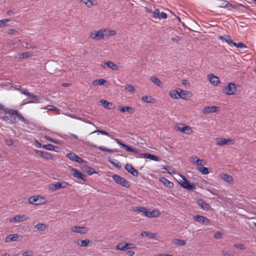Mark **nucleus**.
<instances>
[{
  "label": "nucleus",
  "mask_w": 256,
  "mask_h": 256,
  "mask_svg": "<svg viewBox=\"0 0 256 256\" xmlns=\"http://www.w3.org/2000/svg\"><path fill=\"white\" fill-rule=\"evenodd\" d=\"M114 140L119 146L125 149L128 152H133L136 154L138 153V151L136 149L122 143L119 139L115 138Z\"/></svg>",
  "instance_id": "13"
},
{
  "label": "nucleus",
  "mask_w": 256,
  "mask_h": 256,
  "mask_svg": "<svg viewBox=\"0 0 256 256\" xmlns=\"http://www.w3.org/2000/svg\"><path fill=\"white\" fill-rule=\"evenodd\" d=\"M220 8H229L232 7V8H235L236 6H232V4H229V2L226 0H220V4L218 6Z\"/></svg>",
  "instance_id": "33"
},
{
  "label": "nucleus",
  "mask_w": 256,
  "mask_h": 256,
  "mask_svg": "<svg viewBox=\"0 0 256 256\" xmlns=\"http://www.w3.org/2000/svg\"><path fill=\"white\" fill-rule=\"evenodd\" d=\"M35 228L38 230L43 231L46 228L47 226L44 224L39 223L35 226Z\"/></svg>",
  "instance_id": "42"
},
{
  "label": "nucleus",
  "mask_w": 256,
  "mask_h": 256,
  "mask_svg": "<svg viewBox=\"0 0 256 256\" xmlns=\"http://www.w3.org/2000/svg\"><path fill=\"white\" fill-rule=\"evenodd\" d=\"M193 219L202 225L210 226V221L208 218L200 215H196L193 216Z\"/></svg>",
  "instance_id": "8"
},
{
  "label": "nucleus",
  "mask_w": 256,
  "mask_h": 256,
  "mask_svg": "<svg viewBox=\"0 0 256 256\" xmlns=\"http://www.w3.org/2000/svg\"><path fill=\"white\" fill-rule=\"evenodd\" d=\"M142 100L144 102H147V103H152V102H154V98H152L150 96H143L142 98Z\"/></svg>",
  "instance_id": "39"
},
{
  "label": "nucleus",
  "mask_w": 256,
  "mask_h": 256,
  "mask_svg": "<svg viewBox=\"0 0 256 256\" xmlns=\"http://www.w3.org/2000/svg\"><path fill=\"white\" fill-rule=\"evenodd\" d=\"M28 202L33 205L44 204L48 202L45 196L42 195H37L30 196L28 198Z\"/></svg>",
  "instance_id": "1"
},
{
  "label": "nucleus",
  "mask_w": 256,
  "mask_h": 256,
  "mask_svg": "<svg viewBox=\"0 0 256 256\" xmlns=\"http://www.w3.org/2000/svg\"><path fill=\"white\" fill-rule=\"evenodd\" d=\"M112 178L117 184L120 185L124 187L129 188L130 186V182L125 178H122L118 175L114 174L112 176Z\"/></svg>",
  "instance_id": "4"
},
{
  "label": "nucleus",
  "mask_w": 256,
  "mask_h": 256,
  "mask_svg": "<svg viewBox=\"0 0 256 256\" xmlns=\"http://www.w3.org/2000/svg\"><path fill=\"white\" fill-rule=\"evenodd\" d=\"M126 250V249H132V248H134L135 246L133 244L131 243H126L124 244Z\"/></svg>",
  "instance_id": "55"
},
{
  "label": "nucleus",
  "mask_w": 256,
  "mask_h": 256,
  "mask_svg": "<svg viewBox=\"0 0 256 256\" xmlns=\"http://www.w3.org/2000/svg\"><path fill=\"white\" fill-rule=\"evenodd\" d=\"M4 112L10 114L12 116H16L20 120L24 122L26 124H28L29 122L28 120L25 118L17 110L13 109H6Z\"/></svg>",
  "instance_id": "5"
},
{
  "label": "nucleus",
  "mask_w": 256,
  "mask_h": 256,
  "mask_svg": "<svg viewBox=\"0 0 256 256\" xmlns=\"http://www.w3.org/2000/svg\"><path fill=\"white\" fill-rule=\"evenodd\" d=\"M220 178L227 182H231L233 180L232 177L231 176L226 174H221L220 176Z\"/></svg>",
  "instance_id": "31"
},
{
  "label": "nucleus",
  "mask_w": 256,
  "mask_h": 256,
  "mask_svg": "<svg viewBox=\"0 0 256 256\" xmlns=\"http://www.w3.org/2000/svg\"><path fill=\"white\" fill-rule=\"evenodd\" d=\"M150 80L158 87H162V84L161 81L156 76H152L150 78Z\"/></svg>",
  "instance_id": "32"
},
{
  "label": "nucleus",
  "mask_w": 256,
  "mask_h": 256,
  "mask_svg": "<svg viewBox=\"0 0 256 256\" xmlns=\"http://www.w3.org/2000/svg\"><path fill=\"white\" fill-rule=\"evenodd\" d=\"M10 21L8 19H3L0 20V28L4 27L8 25V22Z\"/></svg>",
  "instance_id": "53"
},
{
  "label": "nucleus",
  "mask_w": 256,
  "mask_h": 256,
  "mask_svg": "<svg viewBox=\"0 0 256 256\" xmlns=\"http://www.w3.org/2000/svg\"><path fill=\"white\" fill-rule=\"evenodd\" d=\"M181 126H178L177 127L178 130L186 134H190L193 133V130L191 127L184 124H181Z\"/></svg>",
  "instance_id": "11"
},
{
  "label": "nucleus",
  "mask_w": 256,
  "mask_h": 256,
  "mask_svg": "<svg viewBox=\"0 0 256 256\" xmlns=\"http://www.w3.org/2000/svg\"><path fill=\"white\" fill-rule=\"evenodd\" d=\"M108 160L114 166L118 168L122 167L121 164L118 160L109 159Z\"/></svg>",
  "instance_id": "43"
},
{
  "label": "nucleus",
  "mask_w": 256,
  "mask_h": 256,
  "mask_svg": "<svg viewBox=\"0 0 256 256\" xmlns=\"http://www.w3.org/2000/svg\"><path fill=\"white\" fill-rule=\"evenodd\" d=\"M100 102L104 108L110 110L114 108V104L110 102H108L107 100H100Z\"/></svg>",
  "instance_id": "30"
},
{
  "label": "nucleus",
  "mask_w": 256,
  "mask_h": 256,
  "mask_svg": "<svg viewBox=\"0 0 256 256\" xmlns=\"http://www.w3.org/2000/svg\"><path fill=\"white\" fill-rule=\"evenodd\" d=\"M147 158L150 159V160H152L156 162L160 161V159L155 155H153L148 153H143L140 154V156H136V158Z\"/></svg>",
  "instance_id": "18"
},
{
  "label": "nucleus",
  "mask_w": 256,
  "mask_h": 256,
  "mask_svg": "<svg viewBox=\"0 0 256 256\" xmlns=\"http://www.w3.org/2000/svg\"><path fill=\"white\" fill-rule=\"evenodd\" d=\"M94 133L100 134L110 136L109 134L104 130H95V131L91 132V134H94Z\"/></svg>",
  "instance_id": "54"
},
{
  "label": "nucleus",
  "mask_w": 256,
  "mask_h": 256,
  "mask_svg": "<svg viewBox=\"0 0 256 256\" xmlns=\"http://www.w3.org/2000/svg\"><path fill=\"white\" fill-rule=\"evenodd\" d=\"M160 180L166 186L169 188H172L174 187V184L166 178H161Z\"/></svg>",
  "instance_id": "27"
},
{
  "label": "nucleus",
  "mask_w": 256,
  "mask_h": 256,
  "mask_svg": "<svg viewBox=\"0 0 256 256\" xmlns=\"http://www.w3.org/2000/svg\"><path fill=\"white\" fill-rule=\"evenodd\" d=\"M124 88L128 92H134L135 91L134 88L131 84H126Z\"/></svg>",
  "instance_id": "47"
},
{
  "label": "nucleus",
  "mask_w": 256,
  "mask_h": 256,
  "mask_svg": "<svg viewBox=\"0 0 256 256\" xmlns=\"http://www.w3.org/2000/svg\"><path fill=\"white\" fill-rule=\"evenodd\" d=\"M44 110H58L57 108L54 107L53 106L49 105L46 106H45L43 108Z\"/></svg>",
  "instance_id": "59"
},
{
  "label": "nucleus",
  "mask_w": 256,
  "mask_h": 256,
  "mask_svg": "<svg viewBox=\"0 0 256 256\" xmlns=\"http://www.w3.org/2000/svg\"><path fill=\"white\" fill-rule=\"evenodd\" d=\"M68 185V183L66 182H57L54 184H50L48 188L52 191H55L62 188H66Z\"/></svg>",
  "instance_id": "7"
},
{
  "label": "nucleus",
  "mask_w": 256,
  "mask_h": 256,
  "mask_svg": "<svg viewBox=\"0 0 256 256\" xmlns=\"http://www.w3.org/2000/svg\"><path fill=\"white\" fill-rule=\"evenodd\" d=\"M222 236V234L220 232H218L216 233H215L214 235V237L215 238H220Z\"/></svg>",
  "instance_id": "62"
},
{
  "label": "nucleus",
  "mask_w": 256,
  "mask_h": 256,
  "mask_svg": "<svg viewBox=\"0 0 256 256\" xmlns=\"http://www.w3.org/2000/svg\"><path fill=\"white\" fill-rule=\"evenodd\" d=\"M118 110L122 112H128L130 114H132L134 112V108L132 107L126 106H119L118 108Z\"/></svg>",
  "instance_id": "26"
},
{
  "label": "nucleus",
  "mask_w": 256,
  "mask_h": 256,
  "mask_svg": "<svg viewBox=\"0 0 256 256\" xmlns=\"http://www.w3.org/2000/svg\"><path fill=\"white\" fill-rule=\"evenodd\" d=\"M104 32V36H114L116 34V32L114 30H110V28H102Z\"/></svg>",
  "instance_id": "25"
},
{
  "label": "nucleus",
  "mask_w": 256,
  "mask_h": 256,
  "mask_svg": "<svg viewBox=\"0 0 256 256\" xmlns=\"http://www.w3.org/2000/svg\"><path fill=\"white\" fill-rule=\"evenodd\" d=\"M90 242V240L88 239H86L84 240H82L78 239L76 241V244L78 246H80L82 247H86L88 246Z\"/></svg>",
  "instance_id": "28"
},
{
  "label": "nucleus",
  "mask_w": 256,
  "mask_h": 256,
  "mask_svg": "<svg viewBox=\"0 0 256 256\" xmlns=\"http://www.w3.org/2000/svg\"><path fill=\"white\" fill-rule=\"evenodd\" d=\"M92 84L94 86H108V82L104 79L96 80L92 81Z\"/></svg>",
  "instance_id": "24"
},
{
  "label": "nucleus",
  "mask_w": 256,
  "mask_h": 256,
  "mask_svg": "<svg viewBox=\"0 0 256 256\" xmlns=\"http://www.w3.org/2000/svg\"><path fill=\"white\" fill-rule=\"evenodd\" d=\"M156 18L158 19H164L167 18L166 14L164 12H160L158 9H156Z\"/></svg>",
  "instance_id": "36"
},
{
  "label": "nucleus",
  "mask_w": 256,
  "mask_h": 256,
  "mask_svg": "<svg viewBox=\"0 0 256 256\" xmlns=\"http://www.w3.org/2000/svg\"><path fill=\"white\" fill-rule=\"evenodd\" d=\"M6 144L8 146H12L14 144V140L12 138L6 139L5 140Z\"/></svg>",
  "instance_id": "57"
},
{
  "label": "nucleus",
  "mask_w": 256,
  "mask_h": 256,
  "mask_svg": "<svg viewBox=\"0 0 256 256\" xmlns=\"http://www.w3.org/2000/svg\"><path fill=\"white\" fill-rule=\"evenodd\" d=\"M42 148L48 150H52L54 152H57L58 150H56L57 148V147L54 146L52 144H46L42 145Z\"/></svg>",
  "instance_id": "35"
},
{
  "label": "nucleus",
  "mask_w": 256,
  "mask_h": 256,
  "mask_svg": "<svg viewBox=\"0 0 256 256\" xmlns=\"http://www.w3.org/2000/svg\"><path fill=\"white\" fill-rule=\"evenodd\" d=\"M164 169L170 174H173L176 173L174 170L171 166H166Z\"/></svg>",
  "instance_id": "52"
},
{
  "label": "nucleus",
  "mask_w": 256,
  "mask_h": 256,
  "mask_svg": "<svg viewBox=\"0 0 256 256\" xmlns=\"http://www.w3.org/2000/svg\"><path fill=\"white\" fill-rule=\"evenodd\" d=\"M196 162V164L198 166H202L206 164V162H205L204 160H200V158H198V160H197Z\"/></svg>",
  "instance_id": "60"
},
{
  "label": "nucleus",
  "mask_w": 256,
  "mask_h": 256,
  "mask_svg": "<svg viewBox=\"0 0 256 256\" xmlns=\"http://www.w3.org/2000/svg\"><path fill=\"white\" fill-rule=\"evenodd\" d=\"M125 244L126 243L124 242L118 244L116 246V249L120 250H126V247L124 246Z\"/></svg>",
  "instance_id": "51"
},
{
  "label": "nucleus",
  "mask_w": 256,
  "mask_h": 256,
  "mask_svg": "<svg viewBox=\"0 0 256 256\" xmlns=\"http://www.w3.org/2000/svg\"><path fill=\"white\" fill-rule=\"evenodd\" d=\"M33 252L31 250H28L24 252L22 254V256H32Z\"/></svg>",
  "instance_id": "56"
},
{
  "label": "nucleus",
  "mask_w": 256,
  "mask_h": 256,
  "mask_svg": "<svg viewBox=\"0 0 256 256\" xmlns=\"http://www.w3.org/2000/svg\"><path fill=\"white\" fill-rule=\"evenodd\" d=\"M20 92L22 94H24L26 96H28L31 98H37L38 97V96L34 95L33 94L29 92H24V91H20Z\"/></svg>",
  "instance_id": "46"
},
{
  "label": "nucleus",
  "mask_w": 256,
  "mask_h": 256,
  "mask_svg": "<svg viewBox=\"0 0 256 256\" xmlns=\"http://www.w3.org/2000/svg\"><path fill=\"white\" fill-rule=\"evenodd\" d=\"M146 208L144 207H142V206H137L134 207L133 208L132 210L134 212H142L144 214V215H145L146 212Z\"/></svg>",
  "instance_id": "44"
},
{
  "label": "nucleus",
  "mask_w": 256,
  "mask_h": 256,
  "mask_svg": "<svg viewBox=\"0 0 256 256\" xmlns=\"http://www.w3.org/2000/svg\"><path fill=\"white\" fill-rule=\"evenodd\" d=\"M80 1L84 2L86 6L88 8H90L96 4V1L92 0H80Z\"/></svg>",
  "instance_id": "38"
},
{
  "label": "nucleus",
  "mask_w": 256,
  "mask_h": 256,
  "mask_svg": "<svg viewBox=\"0 0 256 256\" xmlns=\"http://www.w3.org/2000/svg\"><path fill=\"white\" fill-rule=\"evenodd\" d=\"M218 110V108L216 106H208L202 109V112L204 114H207L215 112Z\"/></svg>",
  "instance_id": "17"
},
{
  "label": "nucleus",
  "mask_w": 256,
  "mask_h": 256,
  "mask_svg": "<svg viewBox=\"0 0 256 256\" xmlns=\"http://www.w3.org/2000/svg\"><path fill=\"white\" fill-rule=\"evenodd\" d=\"M126 170L132 174L133 176L137 177L138 176V172L130 164H126L125 166Z\"/></svg>",
  "instance_id": "20"
},
{
  "label": "nucleus",
  "mask_w": 256,
  "mask_h": 256,
  "mask_svg": "<svg viewBox=\"0 0 256 256\" xmlns=\"http://www.w3.org/2000/svg\"><path fill=\"white\" fill-rule=\"evenodd\" d=\"M180 179L178 180L179 184L183 188L188 190H196V188L194 184H190L186 178L182 174H179Z\"/></svg>",
  "instance_id": "2"
},
{
  "label": "nucleus",
  "mask_w": 256,
  "mask_h": 256,
  "mask_svg": "<svg viewBox=\"0 0 256 256\" xmlns=\"http://www.w3.org/2000/svg\"><path fill=\"white\" fill-rule=\"evenodd\" d=\"M75 162H78V164H81L82 162H84V160H83L82 158H80L78 157V156H77Z\"/></svg>",
  "instance_id": "64"
},
{
  "label": "nucleus",
  "mask_w": 256,
  "mask_h": 256,
  "mask_svg": "<svg viewBox=\"0 0 256 256\" xmlns=\"http://www.w3.org/2000/svg\"><path fill=\"white\" fill-rule=\"evenodd\" d=\"M140 234L142 236H145L148 237V238H155L156 236V234L154 233H152V232H145V231L142 232Z\"/></svg>",
  "instance_id": "37"
},
{
  "label": "nucleus",
  "mask_w": 256,
  "mask_h": 256,
  "mask_svg": "<svg viewBox=\"0 0 256 256\" xmlns=\"http://www.w3.org/2000/svg\"><path fill=\"white\" fill-rule=\"evenodd\" d=\"M30 54L28 52H23L20 54V58H25L30 56Z\"/></svg>",
  "instance_id": "63"
},
{
  "label": "nucleus",
  "mask_w": 256,
  "mask_h": 256,
  "mask_svg": "<svg viewBox=\"0 0 256 256\" xmlns=\"http://www.w3.org/2000/svg\"><path fill=\"white\" fill-rule=\"evenodd\" d=\"M160 212L158 209H154L152 212L146 210L144 216L148 218H157L160 216Z\"/></svg>",
  "instance_id": "19"
},
{
  "label": "nucleus",
  "mask_w": 256,
  "mask_h": 256,
  "mask_svg": "<svg viewBox=\"0 0 256 256\" xmlns=\"http://www.w3.org/2000/svg\"><path fill=\"white\" fill-rule=\"evenodd\" d=\"M34 152L46 160H53V157L50 152H42L38 150H35Z\"/></svg>",
  "instance_id": "16"
},
{
  "label": "nucleus",
  "mask_w": 256,
  "mask_h": 256,
  "mask_svg": "<svg viewBox=\"0 0 256 256\" xmlns=\"http://www.w3.org/2000/svg\"><path fill=\"white\" fill-rule=\"evenodd\" d=\"M218 39L222 40L223 42H226L228 45L232 46L233 44V40L230 38V36L228 35L219 36Z\"/></svg>",
  "instance_id": "23"
},
{
  "label": "nucleus",
  "mask_w": 256,
  "mask_h": 256,
  "mask_svg": "<svg viewBox=\"0 0 256 256\" xmlns=\"http://www.w3.org/2000/svg\"><path fill=\"white\" fill-rule=\"evenodd\" d=\"M198 205L204 210H208L210 208V205L208 204L206 202L200 199L198 200Z\"/></svg>",
  "instance_id": "29"
},
{
  "label": "nucleus",
  "mask_w": 256,
  "mask_h": 256,
  "mask_svg": "<svg viewBox=\"0 0 256 256\" xmlns=\"http://www.w3.org/2000/svg\"><path fill=\"white\" fill-rule=\"evenodd\" d=\"M234 247L236 248H239L241 250H244L246 249V247L242 244H234Z\"/></svg>",
  "instance_id": "58"
},
{
  "label": "nucleus",
  "mask_w": 256,
  "mask_h": 256,
  "mask_svg": "<svg viewBox=\"0 0 256 256\" xmlns=\"http://www.w3.org/2000/svg\"><path fill=\"white\" fill-rule=\"evenodd\" d=\"M238 86L234 82H230L222 90L223 93L226 95L234 94L237 90Z\"/></svg>",
  "instance_id": "3"
},
{
  "label": "nucleus",
  "mask_w": 256,
  "mask_h": 256,
  "mask_svg": "<svg viewBox=\"0 0 256 256\" xmlns=\"http://www.w3.org/2000/svg\"><path fill=\"white\" fill-rule=\"evenodd\" d=\"M216 144L217 146H222L224 144H234V141L232 139L218 138H216Z\"/></svg>",
  "instance_id": "9"
},
{
  "label": "nucleus",
  "mask_w": 256,
  "mask_h": 256,
  "mask_svg": "<svg viewBox=\"0 0 256 256\" xmlns=\"http://www.w3.org/2000/svg\"><path fill=\"white\" fill-rule=\"evenodd\" d=\"M70 230L72 232L81 234H86L88 231V228L85 226H74L71 227Z\"/></svg>",
  "instance_id": "12"
},
{
  "label": "nucleus",
  "mask_w": 256,
  "mask_h": 256,
  "mask_svg": "<svg viewBox=\"0 0 256 256\" xmlns=\"http://www.w3.org/2000/svg\"><path fill=\"white\" fill-rule=\"evenodd\" d=\"M67 156L68 158L71 160L72 161H74L76 160V158L77 157V155L73 152H70L67 154Z\"/></svg>",
  "instance_id": "48"
},
{
  "label": "nucleus",
  "mask_w": 256,
  "mask_h": 256,
  "mask_svg": "<svg viewBox=\"0 0 256 256\" xmlns=\"http://www.w3.org/2000/svg\"><path fill=\"white\" fill-rule=\"evenodd\" d=\"M169 95L172 98H174V99H178L179 98L178 92V89L176 90H172V91L170 92Z\"/></svg>",
  "instance_id": "40"
},
{
  "label": "nucleus",
  "mask_w": 256,
  "mask_h": 256,
  "mask_svg": "<svg viewBox=\"0 0 256 256\" xmlns=\"http://www.w3.org/2000/svg\"><path fill=\"white\" fill-rule=\"evenodd\" d=\"M174 242L175 244H179L181 246L185 245L186 242L184 240H182L178 238H176L174 240Z\"/></svg>",
  "instance_id": "49"
},
{
  "label": "nucleus",
  "mask_w": 256,
  "mask_h": 256,
  "mask_svg": "<svg viewBox=\"0 0 256 256\" xmlns=\"http://www.w3.org/2000/svg\"><path fill=\"white\" fill-rule=\"evenodd\" d=\"M72 171L73 172V176L74 177L81 179L82 180L85 181V174H83L82 172L78 171L76 169L74 168H72Z\"/></svg>",
  "instance_id": "21"
},
{
  "label": "nucleus",
  "mask_w": 256,
  "mask_h": 256,
  "mask_svg": "<svg viewBox=\"0 0 256 256\" xmlns=\"http://www.w3.org/2000/svg\"><path fill=\"white\" fill-rule=\"evenodd\" d=\"M87 168L88 170H87L88 174H92L96 173V172L94 170V168H90V167H88Z\"/></svg>",
  "instance_id": "61"
},
{
  "label": "nucleus",
  "mask_w": 256,
  "mask_h": 256,
  "mask_svg": "<svg viewBox=\"0 0 256 256\" xmlns=\"http://www.w3.org/2000/svg\"><path fill=\"white\" fill-rule=\"evenodd\" d=\"M28 218V217L26 214L16 215L13 218H10L8 221L10 223H16L26 221Z\"/></svg>",
  "instance_id": "10"
},
{
  "label": "nucleus",
  "mask_w": 256,
  "mask_h": 256,
  "mask_svg": "<svg viewBox=\"0 0 256 256\" xmlns=\"http://www.w3.org/2000/svg\"><path fill=\"white\" fill-rule=\"evenodd\" d=\"M197 169L203 174H207L210 172L208 168L204 166L200 167Z\"/></svg>",
  "instance_id": "45"
},
{
  "label": "nucleus",
  "mask_w": 256,
  "mask_h": 256,
  "mask_svg": "<svg viewBox=\"0 0 256 256\" xmlns=\"http://www.w3.org/2000/svg\"><path fill=\"white\" fill-rule=\"evenodd\" d=\"M179 98L186 99L187 98L192 97V94L191 92L178 88Z\"/></svg>",
  "instance_id": "14"
},
{
  "label": "nucleus",
  "mask_w": 256,
  "mask_h": 256,
  "mask_svg": "<svg viewBox=\"0 0 256 256\" xmlns=\"http://www.w3.org/2000/svg\"><path fill=\"white\" fill-rule=\"evenodd\" d=\"M98 150L102 152H118V150L116 149H109L102 146H99Z\"/></svg>",
  "instance_id": "41"
},
{
  "label": "nucleus",
  "mask_w": 256,
  "mask_h": 256,
  "mask_svg": "<svg viewBox=\"0 0 256 256\" xmlns=\"http://www.w3.org/2000/svg\"><path fill=\"white\" fill-rule=\"evenodd\" d=\"M89 38L96 40H99L104 39V36L102 29H100L98 30L92 32L90 34Z\"/></svg>",
  "instance_id": "6"
},
{
  "label": "nucleus",
  "mask_w": 256,
  "mask_h": 256,
  "mask_svg": "<svg viewBox=\"0 0 256 256\" xmlns=\"http://www.w3.org/2000/svg\"><path fill=\"white\" fill-rule=\"evenodd\" d=\"M232 46H234L236 48H246V46L242 42H239L238 44H236L233 42V44H232Z\"/></svg>",
  "instance_id": "50"
},
{
  "label": "nucleus",
  "mask_w": 256,
  "mask_h": 256,
  "mask_svg": "<svg viewBox=\"0 0 256 256\" xmlns=\"http://www.w3.org/2000/svg\"><path fill=\"white\" fill-rule=\"evenodd\" d=\"M107 66L113 70H119V67L110 60L107 62Z\"/></svg>",
  "instance_id": "34"
},
{
  "label": "nucleus",
  "mask_w": 256,
  "mask_h": 256,
  "mask_svg": "<svg viewBox=\"0 0 256 256\" xmlns=\"http://www.w3.org/2000/svg\"><path fill=\"white\" fill-rule=\"evenodd\" d=\"M20 236H21L18 234H10L6 236L5 240L6 242H9L12 241L16 242Z\"/></svg>",
  "instance_id": "22"
},
{
  "label": "nucleus",
  "mask_w": 256,
  "mask_h": 256,
  "mask_svg": "<svg viewBox=\"0 0 256 256\" xmlns=\"http://www.w3.org/2000/svg\"><path fill=\"white\" fill-rule=\"evenodd\" d=\"M208 78L210 84L214 86H217L220 83L219 78L214 76L212 74H209L208 76Z\"/></svg>",
  "instance_id": "15"
}]
</instances>
